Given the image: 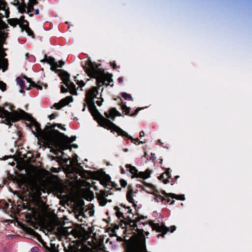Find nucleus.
<instances>
[{"label":"nucleus","instance_id":"obj_34","mask_svg":"<svg viewBox=\"0 0 252 252\" xmlns=\"http://www.w3.org/2000/svg\"><path fill=\"white\" fill-rule=\"evenodd\" d=\"M26 6L25 4L22 5H19L18 7V10L19 12L23 13L26 12Z\"/></svg>","mask_w":252,"mask_h":252},{"label":"nucleus","instance_id":"obj_31","mask_svg":"<svg viewBox=\"0 0 252 252\" xmlns=\"http://www.w3.org/2000/svg\"><path fill=\"white\" fill-rule=\"evenodd\" d=\"M121 95L126 100H132L131 95L126 93H122Z\"/></svg>","mask_w":252,"mask_h":252},{"label":"nucleus","instance_id":"obj_2","mask_svg":"<svg viewBox=\"0 0 252 252\" xmlns=\"http://www.w3.org/2000/svg\"><path fill=\"white\" fill-rule=\"evenodd\" d=\"M81 64L84 70L89 76L96 79L97 85H103L105 81L109 83L112 81L111 78L106 79L104 70L98 68V66L94 63H92L90 59L84 63L82 62Z\"/></svg>","mask_w":252,"mask_h":252},{"label":"nucleus","instance_id":"obj_60","mask_svg":"<svg viewBox=\"0 0 252 252\" xmlns=\"http://www.w3.org/2000/svg\"><path fill=\"white\" fill-rule=\"evenodd\" d=\"M72 146H73V147H74V148H77V145H76V144H73V145H72Z\"/></svg>","mask_w":252,"mask_h":252},{"label":"nucleus","instance_id":"obj_15","mask_svg":"<svg viewBox=\"0 0 252 252\" xmlns=\"http://www.w3.org/2000/svg\"><path fill=\"white\" fill-rule=\"evenodd\" d=\"M44 59L42 62H47L51 65V69L54 70L58 67V64L55 62V59L53 57H47L46 55H45Z\"/></svg>","mask_w":252,"mask_h":252},{"label":"nucleus","instance_id":"obj_19","mask_svg":"<svg viewBox=\"0 0 252 252\" xmlns=\"http://www.w3.org/2000/svg\"><path fill=\"white\" fill-rule=\"evenodd\" d=\"M64 250L65 252H79V250L78 246L75 245V244L73 245L70 244L68 248L64 247Z\"/></svg>","mask_w":252,"mask_h":252},{"label":"nucleus","instance_id":"obj_43","mask_svg":"<svg viewBox=\"0 0 252 252\" xmlns=\"http://www.w3.org/2000/svg\"><path fill=\"white\" fill-rule=\"evenodd\" d=\"M30 4L34 5L37 3V1L36 0H29Z\"/></svg>","mask_w":252,"mask_h":252},{"label":"nucleus","instance_id":"obj_11","mask_svg":"<svg viewBox=\"0 0 252 252\" xmlns=\"http://www.w3.org/2000/svg\"><path fill=\"white\" fill-rule=\"evenodd\" d=\"M72 101V97L69 96L63 98L60 100L59 103H55L54 107L57 109H60L63 107L67 105L70 102Z\"/></svg>","mask_w":252,"mask_h":252},{"label":"nucleus","instance_id":"obj_41","mask_svg":"<svg viewBox=\"0 0 252 252\" xmlns=\"http://www.w3.org/2000/svg\"><path fill=\"white\" fill-rule=\"evenodd\" d=\"M76 83L81 87L85 85V83L83 81L77 80Z\"/></svg>","mask_w":252,"mask_h":252},{"label":"nucleus","instance_id":"obj_63","mask_svg":"<svg viewBox=\"0 0 252 252\" xmlns=\"http://www.w3.org/2000/svg\"><path fill=\"white\" fill-rule=\"evenodd\" d=\"M127 151H128L127 149H125L124 150V151H125V152H127Z\"/></svg>","mask_w":252,"mask_h":252},{"label":"nucleus","instance_id":"obj_58","mask_svg":"<svg viewBox=\"0 0 252 252\" xmlns=\"http://www.w3.org/2000/svg\"><path fill=\"white\" fill-rule=\"evenodd\" d=\"M39 10L37 9H36L35 11V14L37 15L39 14Z\"/></svg>","mask_w":252,"mask_h":252},{"label":"nucleus","instance_id":"obj_24","mask_svg":"<svg viewBox=\"0 0 252 252\" xmlns=\"http://www.w3.org/2000/svg\"><path fill=\"white\" fill-rule=\"evenodd\" d=\"M58 232L60 235L65 236L67 234V231L66 228L61 227L58 228Z\"/></svg>","mask_w":252,"mask_h":252},{"label":"nucleus","instance_id":"obj_32","mask_svg":"<svg viewBox=\"0 0 252 252\" xmlns=\"http://www.w3.org/2000/svg\"><path fill=\"white\" fill-rule=\"evenodd\" d=\"M161 193L162 194L164 195L166 198H167L168 197H170L171 198L175 197L176 196V194L174 193H167L164 190H162L161 191Z\"/></svg>","mask_w":252,"mask_h":252},{"label":"nucleus","instance_id":"obj_25","mask_svg":"<svg viewBox=\"0 0 252 252\" xmlns=\"http://www.w3.org/2000/svg\"><path fill=\"white\" fill-rule=\"evenodd\" d=\"M122 109L123 110V112L125 113V114L128 115L130 114V108L126 106L125 103H123L121 105Z\"/></svg>","mask_w":252,"mask_h":252},{"label":"nucleus","instance_id":"obj_3","mask_svg":"<svg viewBox=\"0 0 252 252\" xmlns=\"http://www.w3.org/2000/svg\"><path fill=\"white\" fill-rule=\"evenodd\" d=\"M54 132L51 145L59 148L60 150H54V153L56 155H58L59 153L63 154V152L62 151L69 149L70 144L75 140L76 137L72 136L69 138L58 130H56Z\"/></svg>","mask_w":252,"mask_h":252},{"label":"nucleus","instance_id":"obj_23","mask_svg":"<svg viewBox=\"0 0 252 252\" xmlns=\"http://www.w3.org/2000/svg\"><path fill=\"white\" fill-rule=\"evenodd\" d=\"M17 84L20 86L21 90H20L21 93H23V89H24L25 87L24 85V81L21 79L20 78L18 77L16 79Z\"/></svg>","mask_w":252,"mask_h":252},{"label":"nucleus","instance_id":"obj_39","mask_svg":"<svg viewBox=\"0 0 252 252\" xmlns=\"http://www.w3.org/2000/svg\"><path fill=\"white\" fill-rule=\"evenodd\" d=\"M120 182L122 187H125L127 185L126 182L124 179H121Z\"/></svg>","mask_w":252,"mask_h":252},{"label":"nucleus","instance_id":"obj_38","mask_svg":"<svg viewBox=\"0 0 252 252\" xmlns=\"http://www.w3.org/2000/svg\"><path fill=\"white\" fill-rule=\"evenodd\" d=\"M171 171V170H170V168H168V169H166V171L165 172L164 174L166 176L167 178H171V174H170V171Z\"/></svg>","mask_w":252,"mask_h":252},{"label":"nucleus","instance_id":"obj_35","mask_svg":"<svg viewBox=\"0 0 252 252\" xmlns=\"http://www.w3.org/2000/svg\"><path fill=\"white\" fill-rule=\"evenodd\" d=\"M158 179L160 180H162V182L164 184H166L168 182V180L167 179H166V180L164 179V174H163L161 175L160 176H159L158 177Z\"/></svg>","mask_w":252,"mask_h":252},{"label":"nucleus","instance_id":"obj_27","mask_svg":"<svg viewBox=\"0 0 252 252\" xmlns=\"http://www.w3.org/2000/svg\"><path fill=\"white\" fill-rule=\"evenodd\" d=\"M149 190L148 192L150 193L156 195L157 193H158V191L155 189V187L151 184L149 185Z\"/></svg>","mask_w":252,"mask_h":252},{"label":"nucleus","instance_id":"obj_36","mask_svg":"<svg viewBox=\"0 0 252 252\" xmlns=\"http://www.w3.org/2000/svg\"><path fill=\"white\" fill-rule=\"evenodd\" d=\"M172 198H176L178 200H183L185 199L184 195H176L175 197H172Z\"/></svg>","mask_w":252,"mask_h":252},{"label":"nucleus","instance_id":"obj_17","mask_svg":"<svg viewBox=\"0 0 252 252\" xmlns=\"http://www.w3.org/2000/svg\"><path fill=\"white\" fill-rule=\"evenodd\" d=\"M150 174L151 171L149 169H147L145 172L138 171L134 177L146 179L150 177Z\"/></svg>","mask_w":252,"mask_h":252},{"label":"nucleus","instance_id":"obj_59","mask_svg":"<svg viewBox=\"0 0 252 252\" xmlns=\"http://www.w3.org/2000/svg\"><path fill=\"white\" fill-rule=\"evenodd\" d=\"M165 200L167 201V202L169 203L171 201L170 199H169V198H167V199H165Z\"/></svg>","mask_w":252,"mask_h":252},{"label":"nucleus","instance_id":"obj_9","mask_svg":"<svg viewBox=\"0 0 252 252\" xmlns=\"http://www.w3.org/2000/svg\"><path fill=\"white\" fill-rule=\"evenodd\" d=\"M24 16H21V19H23V22L20 24V27L21 28L22 31L25 30L29 36L34 37V33L31 28L29 27V23L27 20L24 19Z\"/></svg>","mask_w":252,"mask_h":252},{"label":"nucleus","instance_id":"obj_37","mask_svg":"<svg viewBox=\"0 0 252 252\" xmlns=\"http://www.w3.org/2000/svg\"><path fill=\"white\" fill-rule=\"evenodd\" d=\"M121 206L123 207L122 209L120 208V211H123L124 212V215L126 216L127 215V207H126L125 205H123V204L121 205Z\"/></svg>","mask_w":252,"mask_h":252},{"label":"nucleus","instance_id":"obj_53","mask_svg":"<svg viewBox=\"0 0 252 252\" xmlns=\"http://www.w3.org/2000/svg\"><path fill=\"white\" fill-rule=\"evenodd\" d=\"M118 81L120 83H121L123 81V78L122 77H120L118 78Z\"/></svg>","mask_w":252,"mask_h":252},{"label":"nucleus","instance_id":"obj_61","mask_svg":"<svg viewBox=\"0 0 252 252\" xmlns=\"http://www.w3.org/2000/svg\"><path fill=\"white\" fill-rule=\"evenodd\" d=\"M80 217H82V216H78L77 217V218H78V220H81V218H79Z\"/></svg>","mask_w":252,"mask_h":252},{"label":"nucleus","instance_id":"obj_4","mask_svg":"<svg viewBox=\"0 0 252 252\" xmlns=\"http://www.w3.org/2000/svg\"><path fill=\"white\" fill-rule=\"evenodd\" d=\"M56 125L46 126L45 129L42 130L40 126V124L36 121L32 123L31 129L32 132L38 138H40L44 141L51 145L56 130L54 128Z\"/></svg>","mask_w":252,"mask_h":252},{"label":"nucleus","instance_id":"obj_56","mask_svg":"<svg viewBox=\"0 0 252 252\" xmlns=\"http://www.w3.org/2000/svg\"><path fill=\"white\" fill-rule=\"evenodd\" d=\"M152 157L151 158H150V159H152L153 160H155V158H156V157L154 156V155H153V154H152Z\"/></svg>","mask_w":252,"mask_h":252},{"label":"nucleus","instance_id":"obj_7","mask_svg":"<svg viewBox=\"0 0 252 252\" xmlns=\"http://www.w3.org/2000/svg\"><path fill=\"white\" fill-rule=\"evenodd\" d=\"M130 252H148L146 248L145 238L143 234L133 237Z\"/></svg>","mask_w":252,"mask_h":252},{"label":"nucleus","instance_id":"obj_10","mask_svg":"<svg viewBox=\"0 0 252 252\" xmlns=\"http://www.w3.org/2000/svg\"><path fill=\"white\" fill-rule=\"evenodd\" d=\"M96 196L99 205L101 206L105 205L107 202V199L105 198V197L108 196V193L105 190H101L99 192L96 194Z\"/></svg>","mask_w":252,"mask_h":252},{"label":"nucleus","instance_id":"obj_16","mask_svg":"<svg viewBox=\"0 0 252 252\" xmlns=\"http://www.w3.org/2000/svg\"><path fill=\"white\" fill-rule=\"evenodd\" d=\"M60 72V76L65 85H68V83L70 81V75L66 72L63 70H59Z\"/></svg>","mask_w":252,"mask_h":252},{"label":"nucleus","instance_id":"obj_21","mask_svg":"<svg viewBox=\"0 0 252 252\" xmlns=\"http://www.w3.org/2000/svg\"><path fill=\"white\" fill-rule=\"evenodd\" d=\"M126 167L128 171L133 175V176L134 177L135 175L138 172V170L130 164H126Z\"/></svg>","mask_w":252,"mask_h":252},{"label":"nucleus","instance_id":"obj_40","mask_svg":"<svg viewBox=\"0 0 252 252\" xmlns=\"http://www.w3.org/2000/svg\"><path fill=\"white\" fill-rule=\"evenodd\" d=\"M68 89L65 88L63 85H62L61 87V92L62 93H66L67 92Z\"/></svg>","mask_w":252,"mask_h":252},{"label":"nucleus","instance_id":"obj_54","mask_svg":"<svg viewBox=\"0 0 252 252\" xmlns=\"http://www.w3.org/2000/svg\"><path fill=\"white\" fill-rule=\"evenodd\" d=\"M144 135V131H142L140 132V136L142 137Z\"/></svg>","mask_w":252,"mask_h":252},{"label":"nucleus","instance_id":"obj_52","mask_svg":"<svg viewBox=\"0 0 252 252\" xmlns=\"http://www.w3.org/2000/svg\"><path fill=\"white\" fill-rule=\"evenodd\" d=\"M58 126L59 128H61V129H63V130H65V128L63 127L61 124H58Z\"/></svg>","mask_w":252,"mask_h":252},{"label":"nucleus","instance_id":"obj_46","mask_svg":"<svg viewBox=\"0 0 252 252\" xmlns=\"http://www.w3.org/2000/svg\"><path fill=\"white\" fill-rule=\"evenodd\" d=\"M176 227L175 226H172L169 228H168V231H170L171 232H174L175 230Z\"/></svg>","mask_w":252,"mask_h":252},{"label":"nucleus","instance_id":"obj_28","mask_svg":"<svg viewBox=\"0 0 252 252\" xmlns=\"http://www.w3.org/2000/svg\"><path fill=\"white\" fill-rule=\"evenodd\" d=\"M132 190L131 189H129L126 194V198L127 200L130 202H133V199L132 198Z\"/></svg>","mask_w":252,"mask_h":252},{"label":"nucleus","instance_id":"obj_50","mask_svg":"<svg viewBox=\"0 0 252 252\" xmlns=\"http://www.w3.org/2000/svg\"><path fill=\"white\" fill-rule=\"evenodd\" d=\"M41 195V193L40 191H38L36 192V195L37 197H40Z\"/></svg>","mask_w":252,"mask_h":252},{"label":"nucleus","instance_id":"obj_45","mask_svg":"<svg viewBox=\"0 0 252 252\" xmlns=\"http://www.w3.org/2000/svg\"><path fill=\"white\" fill-rule=\"evenodd\" d=\"M64 62L63 61L61 60L59 62V64L58 67H62V66L64 65Z\"/></svg>","mask_w":252,"mask_h":252},{"label":"nucleus","instance_id":"obj_55","mask_svg":"<svg viewBox=\"0 0 252 252\" xmlns=\"http://www.w3.org/2000/svg\"><path fill=\"white\" fill-rule=\"evenodd\" d=\"M121 172L122 174H124L125 173V170L123 167L121 168Z\"/></svg>","mask_w":252,"mask_h":252},{"label":"nucleus","instance_id":"obj_8","mask_svg":"<svg viewBox=\"0 0 252 252\" xmlns=\"http://www.w3.org/2000/svg\"><path fill=\"white\" fill-rule=\"evenodd\" d=\"M5 40V37L4 34L2 36L0 37V67L2 68L3 72L5 71L8 67V60L4 58V57L6 56V54L2 50L3 48V43Z\"/></svg>","mask_w":252,"mask_h":252},{"label":"nucleus","instance_id":"obj_22","mask_svg":"<svg viewBox=\"0 0 252 252\" xmlns=\"http://www.w3.org/2000/svg\"><path fill=\"white\" fill-rule=\"evenodd\" d=\"M110 179V177L108 176L105 180H101L100 183L102 185H103L105 188H110V187L111 186V183L109 182Z\"/></svg>","mask_w":252,"mask_h":252},{"label":"nucleus","instance_id":"obj_44","mask_svg":"<svg viewBox=\"0 0 252 252\" xmlns=\"http://www.w3.org/2000/svg\"><path fill=\"white\" fill-rule=\"evenodd\" d=\"M39 248L38 247H34L31 249L32 252H38Z\"/></svg>","mask_w":252,"mask_h":252},{"label":"nucleus","instance_id":"obj_64","mask_svg":"<svg viewBox=\"0 0 252 252\" xmlns=\"http://www.w3.org/2000/svg\"><path fill=\"white\" fill-rule=\"evenodd\" d=\"M28 56H29V53H27L26 54V56L27 57V58L28 57Z\"/></svg>","mask_w":252,"mask_h":252},{"label":"nucleus","instance_id":"obj_33","mask_svg":"<svg viewBox=\"0 0 252 252\" xmlns=\"http://www.w3.org/2000/svg\"><path fill=\"white\" fill-rule=\"evenodd\" d=\"M33 5L29 4L28 7L27 13H28L29 14V16L31 17L33 16V14L31 13L33 10Z\"/></svg>","mask_w":252,"mask_h":252},{"label":"nucleus","instance_id":"obj_6","mask_svg":"<svg viewBox=\"0 0 252 252\" xmlns=\"http://www.w3.org/2000/svg\"><path fill=\"white\" fill-rule=\"evenodd\" d=\"M6 84L0 81V89L2 91L6 90ZM0 114L2 118H5L7 124L9 125L11 122H15L19 121L21 119H25L28 115V114L22 110L19 111H14L9 112L7 110H4L3 108L0 106Z\"/></svg>","mask_w":252,"mask_h":252},{"label":"nucleus","instance_id":"obj_49","mask_svg":"<svg viewBox=\"0 0 252 252\" xmlns=\"http://www.w3.org/2000/svg\"><path fill=\"white\" fill-rule=\"evenodd\" d=\"M102 101H103V99H102V98H101V100H97V101H96V103L97 104V105L98 106H101V104H102Z\"/></svg>","mask_w":252,"mask_h":252},{"label":"nucleus","instance_id":"obj_5","mask_svg":"<svg viewBox=\"0 0 252 252\" xmlns=\"http://www.w3.org/2000/svg\"><path fill=\"white\" fill-rule=\"evenodd\" d=\"M114 210L116 211L115 214L117 218L123 221L126 225H129L134 230L135 228H137L136 222L141 219L145 220L147 218V217L143 216H139L138 214H134L131 212V209H130V207H127L126 216H125L123 210L120 211V208L117 206L115 207Z\"/></svg>","mask_w":252,"mask_h":252},{"label":"nucleus","instance_id":"obj_62","mask_svg":"<svg viewBox=\"0 0 252 252\" xmlns=\"http://www.w3.org/2000/svg\"><path fill=\"white\" fill-rule=\"evenodd\" d=\"M80 217H82V216H78L77 217V218H78V220H81V218H79Z\"/></svg>","mask_w":252,"mask_h":252},{"label":"nucleus","instance_id":"obj_57","mask_svg":"<svg viewBox=\"0 0 252 252\" xmlns=\"http://www.w3.org/2000/svg\"><path fill=\"white\" fill-rule=\"evenodd\" d=\"M4 2H5L4 0H0V4L3 5Z\"/></svg>","mask_w":252,"mask_h":252},{"label":"nucleus","instance_id":"obj_12","mask_svg":"<svg viewBox=\"0 0 252 252\" xmlns=\"http://www.w3.org/2000/svg\"><path fill=\"white\" fill-rule=\"evenodd\" d=\"M152 228L153 230H156L157 232H162L163 234L158 235L159 237L160 235L163 236L164 234L168 231V228L163 225H160L158 223H153L152 225Z\"/></svg>","mask_w":252,"mask_h":252},{"label":"nucleus","instance_id":"obj_29","mask_svg":"<svg viewBox=\"0 0 252 252\" xmlns=\"http://www.w3.org/2000/svg\"><path fill=\"white\" fill-rule=\"evenodd\" d=\"M40 242L43 247L45 248L46 251L49 252H55V250L51 249L50 247L47 246L46 243L43 240H41Z\"/></svg>","mask_w":252,"mask_h":252},{"label":"nucleus","instance_id":"obj_18","mask_svg":"<svg viewBox=\"0 0 252 252\" xmlns=\"http://www.w3.org/2000/svg\"><path fill=\"white\" fill-rule=\"evenodd\" d=\"M8 22L9 25L15 27L17 25L22 24L23 22V19H21V17L20 19L18 18H12L8 20Z\"/></svg>","mask_w":252,"mask_h":252},{"label":"nucleus","instance_id":"obj_30","mask_svg":"<svg viewBox=\"0 0 252 252\" xmlns=\"http://www.w3.org/2000/svg\"><path fill=\"white\" fill-rule=\"evenodd\" d=\"M158 193H157L156 194L155 196V200L157 201V202H160V201H161L162 202L163 200H165V198H164L163 197H162L161 195H159V194H158Z\"/></svg>","mask_w":252,"mask_h":252},{"label":"nucleus","instance_id":"obj_13","mask_svg":"<svg viewBox=\"0 0 252 252\" xmlns=\"http://www.w3.org/2000/svg\"><path fill=\"white\" fill-rule=\"evenodd\" d=\"M9 15V11L8 7H7V3L4 2L3 5L0 4V22L1 19L3 17H8Z\"/></svg>","mask_w":252,"mask_h":252},{"label":"nucleus","instance_id":"obj_20","mask_svg":"<svg viewBox=\"0 0 252 252\" xmlns=\"http://www.w3.org/2000/svg\"><path fill=\"white\" fill-rule=\"evenodd\" d=\"M68 85H65L67 89L69 90L70 93L72 94H76L77 92L76 90L75 85L74 83L70 81L68 82Z\"/></svg>","mask_w":252,"mask_h":252},{"label":"nucleus","instance_id":"obj_26","mask_svg":"<svg viewBox=\"0 0 252 252\" xmlns=\"http://www.w3.org/2000/svg\"><path fill=\"white\" fill-rule=\"evenodd\" d=\"M26 79H27L29 83H30V86H32L33 87L36 88L38 90H42V87L40 85H38L36 84L34 82L32 81V80L30 79H29L26 77Z\"/></svg>","mask_w":252,"mask_h":252},{"label":"nucleus","instance_id":"obj_51","mask_svg":"<svg viewBox=\"0 0 252 252\" xmlns=\"http://www.w3.org/2000/svg\"><path fill=\"white\" fill-rule=\"evenodd\" d=\"M111 65L114 68H116L117 67L116 64L115 62L111 63Z\"/></svg>","mask_w":252,"mask_h":252},{"label":"nucleus","instance_id":"obj_14","mask_svg":"<svg viewBox=\"0 0 252 252\" xmlns=\"http://www.w3.org/2000/svg\"><path fill=\"white\" fill-rule=\"evenodd\" d=\"M104 115L107 118H111L114 120L116 116H120L121 114L115 108H112L108 112L104 113Z\"/></svg>","mask_w":252,"mask_h":252},{"label":"nucleus","instance_id":"obj_47","mask_svg":"<svg viewBox=\"0 0 252 252\" xmlns=\"http://www.w3.org/2000/svg\"><path fill=\"white\" fill-rule=\"evenodd\" d=\"M140 110H141V108L137 109L134 113H132V114H130V116H133L137 115Z\"/></svg>","mask_w":252,"mask_h":252},{"label":"nucleus","instance_id":"obj_48","mask_svg":"<svg viewBox=\"0 0 252 252\" xmlns=\"http://www.w3.org/2000/svg\"><path fill=\"white\" fill-rule=\"evenodd\" d=\"M56 117V114H52L51 115H49L48 117L50 120H52V119H54Z\"/></svg>","mask_w":252,"mask_h":252},{"label":"nucleus","instance_id":"obj_42","mask_svg":"<svg viewBox=\"0 0 252 252\" xmlns=\"http://www.w3.org/2000/svg\"><path fill=\"white\" fill-rule=\"evenodd\" d=\"M5 206H8V204L4 201L0 200V207H4Z\"/></svg>","mask_w":252,"mask_h":252},{"label":"nucleus","instance_id":"obj_1","mask_svg":"<svg viewBox=\"0 0 252 252\" xmlns=\"http://www.w3.org/2000/svg\"><path fill=\"white\" fill-rule=\"evenodd\" d=\"M98 91L97 89L94 87H92L86 92L85 98V103H84V107L82 111H84L85 110L86 106L87 104L89 110L100 126L105 128L111 129L112 131H115L118 135L123 137H128L131 140L132 142L134 143H135V142L139 141L138 138H133L131 136H129L127 132L117 126L109 120L105 118L98 112L96 109L94 100V98L96 97Z\"/></svg>","mask_w":252,"mask_h":252}]
</instances>
